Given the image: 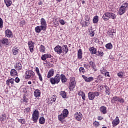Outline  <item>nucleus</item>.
I'll list each match as a JSON object with an SVG mask.
<instances>
[{
  "label": "nucleus",
  "mask_w": 128,
  "mask_h": 128,
  "mask_svg": "<svg viewBox=\"0 0 128 128\" xmlns=\"http://www.w3.org/2000/svg\"><path fill=\"white\" fill-rule=\"evenodd\" d=\"M50 81L52 84H58V82H60V74H56L54 78H50Z\"/></svg>",
  "instance_id": "f257e3e1"
},
{
  "label": "nucleus",
  "mask_w": 128,
  "mask_h": 128,
  "mask_svg": "<svg viewBox=\"0 0 128 128\" xmlns=\"http://www.w3.org/2000/svg\"><path fill=\"white\" fill-rule=\"evenodd\" d=\"M39 114L40 112L38 110H35L34 111L33 114H32V119L34 122H38V120Z\"/></svg>",
  "instance_id": "f03ea898"
},
{
  "label": "nucleus",
  "mask_w": 128,
  "mask_h": 128,
  "mask_svg": "<svg viewBox=\"0 0 128 128\" xmlns=\"http://www.w3.org/2000/svg\"><path fill=\"white\" fill-rule=\"evenodd\" d=\"M90 18L88 16H85L84 21L81 22L82 27L88 26H90Z\"/></svg>",
  "instance_id": "7ed1b4c3"
},
{
  "label": "nucleus",
  "mask_w": 128,
  "mask_h": 128,
  "mask_svg": "<svg viewBox=\"0 0 128 128\" xmlns=\"http://www.w3.org/2000/svg\"><path fill=\"white\" fill-rule=\"evenodd\" d=\"M26 78H34V72L32 70H27L26 72Z\"/></svg>",
  "instance_id": "20e7f679"
},
{
  "label": "nucleus",
  "mask_w": 128,
  "mask_h": 128,
  "mask_svg": "<svg viewBox=\"0 0 128 128\" xmlns=\"http://www.w3.org/2000/svg\"><path fill=\"white\" fill-rule=\"evenodd\" d=\"M42 30L44 32L46 30V27L42 26H37L35 28V31L36 32L40 34Z\"/></svg>",
  "instance_id": "39448f33"
},
{
  "label": "nucleus",
  "mask_w": 128,
  "mask_h": 128,
  "mask_svg": "<svg viewBox=\"0 0 128 128\" xmlns=\"http://www.w3.org/2000/svg\"><path fill=\"white\" fill-rule=\"evenodd\" d=\"M74 116L76 120L80 122V120H82V114L80 112H76L75 113Z\"/></svg>",
  "instance_id": "423d86ee"
},
{
  "label": "nucleus",
  "mask_w": 128,
  "mask_h": 128,
  "mask_svg": "<svg viewBox=\"0 0 128 128\" xmlns=\"http://www.w3.org/2000/svg\"><path fill=\"white\" fill-rule=\"evenodd\" d=\"M54 52H56L58 54H60L62 53V46H56L54 48Z\"/></svg>",
  "instance_id": "0eeeda50"
},
{
  "label": "nucleus",
  "mask_w": 128,
  "mask_h": 128,
  "mask_svg": "<svg viewBox=\"0 0 128 128\" xmlns=\"http://www.w3.org/2000/svg\"><path fill=\"white\" fill-rule=\"evenodd\" d=\"M28 46L30 52H34V42L32 41L28 42Z\"/></svg>",
  "instance_id": "6e6552de"
},
{
  "label": "nucleus",
  "mask_w": 128,
  "mask_h": 128,
  "mask_svg": "<svg viewBox=\"0 0 128 128\" xmlns=\"http://www.w3.org/2000/svg\"><path fill=\"white\" fill-rule=\"evenodd\" d=\"M102 18H103L105 22H108V20H110V12H105Z\"/></svg>",
  "instance_id": "1a4fd4ad"
},
{
  "label": "nucleus",
  "mask_w": 128,
  "mask_h": 128,
  "mask_svg": "<svg viewBox=\"0 0 128 128\" xmlns=\"http://www.w3.org/2000/svg\"><path fill=\"white\" fill-rule=\"evenodd\" d=\"M76 86V80H70V83L69 88L70 90H72Z\"/></svg>",
  "instance_id": "9d476101"
},
{
  "label": "nucleus",
  "mask_w": 128,
  "mask_h": 128,
  "mask_svg": "<svg viewBox=\"0 0 128 128\" xmlns=\"http://www.w3.org/2000/svg\"><path fill=\"white\" fill-rule=\"evenodd\" d=\"M82 77L84 80L86 82H92V80H94V78L92 77V76H90L89 78H88L86 76L82 75Z\"/></svg>",
  "instance_id": "9b49d317"
},
{
  "label": "nucleus",
  "mask_w": 128,
  "mask_h": 128,
  "mask_svg": "<svg viewBox=\"0 0 128 128\" xmlns=\"http://www.w3.org/2000/svg\"><path fill=\"white\" fill-rule=\"evenodd\" d=\"M118 124H120V119L118 118V116H116L115 120H113V121L112 122V126H118Z\"/></svg>",
  "instance_id": "f8f14e48"
},
{
  "label": "nucleus",
  "mask_w": 128,
  "mask_h": 128,
  "mask_svg": "<svg viewBox=\"0 0 128 128\" xmlns=\"http://www.w3.org/2000/svg\"><path fill=\"white\" fill-rule=\"evenodd\" d=\"M52 58V55H50V54H46L42 55L41 58L42 60H46V58Z\"/></svg>",
  "instance_id": "ddd939ff"
},
{
  "label": "nucleus",
  "mask_w": 128,
  "mask_h": 128,
  "mask_svg": "<svg viewBox=\"0 0 128 128\" xmlns=\"http://www.w3.org/2000/svg\"><path fill=\"white\" fill-rule=\"evenodd\" d=\"M54 74V70L53 69H51L50 70V72H48L47 78H50Z\"/></svg>",
  "instance_id": "4468645a"
},
{
  "label": "nucleus",
  "mask_w": 128,
  "mask_h": 128,
  "mask_svg": "<svg viewBox=\"0 0 128 128\" xmlns=\"http://www.w3.org/2000/svg\"><path fill=\"white\" fill-rule=\"evenodd\" d=\"M14 68L18 70H20L22 68V66L20 62H18L16 63V65L14 66Z\"/></svg>",
  "instance_id": "2eb2a0df"
},
{
  "label": "nucleus",
  "mask_w": 128,
  "mask_h": 128,
  "mask_svg": "<svg viewBox=\"0 0 128 128\" xmlns=\"http://www.w3.org/2000/svg\"><path fill=\"white\" fill-rule=\"evenodd\" d=\"M62 48L63 54H68V46L64 45Z\"/></svg>",
  "instance_id": "dca6fc26"
},
{
  "label": "nucleus",
  "mask_w": 128,
  "mask_h": 128,
  "mask_svg": "<svg viewBox=\"0 0 128 128\" xmlns=\"http://www.w3.org/2000/svg\"><path fill=\"white\" fill-rule=\"evenodd\" d=\"M40 22H41V26H45V30H46V20L44 18H42L40 20Z\"/></svg>",
  "instance_id": "f3484780"
},
{
  "label": "nucleus",
  "mask_w": 128,
  "mask_h": 128,
  "mask_svg": "<svg viewBox=\"0 0 128 128\" xmlns=\"http://www.w3.org/2000/svg\"><path fill=\"white\" fill-rule=\"evenodd\" d=\"M14 79L11 78L10 79H8L6 81V84H7V86H8L10 84H14Z\"/></svg>",
  "instance_id": "a211bd4d"
},
{
  "label": "nucleus",
  "mask_w": 128,
  "mask_h": 128,
  "mask_svg": "<svg viewBox=\"0 0 128 128\" xmlns=\"http://www.w3.org/2000/svg\"><path fill=\"white\" fill-rule=\"evenodd\" d=\"M34 96L36 98H40V90L36 89L34 92Z\"/></svg>",
  "instance_id": "6ab92c4d"
},
{
  "label": "nucleus",
  "mask_w": 128,
  "mask_h": 128,
  "mask_svg": "<svg viewBox=\"0 0 128 128\" xmlns=\"http://www.w3.org/2000/svg\"><path fill=\"white\" fill-rule=\"evenodd\" d=\"M126 9L120 7L118 10V14L120 16H122L124 14V12H126Z\"/></svg>",
  "instance_id": "aec40b11"
},
{
  "label": "nucleus",
  "mask_w": 128,
  "mask_h": 128,
  "mask_svg": "<svg viewBox=\"0 0 128 128\" xmlns=\"http://www.w3.org/2000/svg\"><path fill=\"white\" fill-rule=\"evenodd\" d=\"M5 34L7 38H10L12 36V32L10 30H6L5 32Z\"/></svg>",
  "instance_id": "412c9836"
},
{
  "label": "nucleus",
  "mask_w": 128,
  "mask_h": 128,
  "mask_svg": "<svg viewBox=\"0 0 128 128\" xmlns=\"http://www.w3.org/2000/svg\"><path fill=\"white\" fill-rule=\"evenodd\" d=\"M18 47L14 46V48H13L12 49L13 54H14V56H16V54H18Z\"/></svg>",
  "instance_id": "4be33fe9"
},
{
  "label": "nucleus",
  "mask_w": 128,
  "mask_h": 128,
  "mask_svg": "<svg viewBox=\"0 0 128 128\" xmlns=\"http://www.w3.org/2000/svg\"><path fill=\"white\" fill-rule=\"evenodd\" d=\"M89 50L91 54H96V49L94 47H91L89 48Z\"/></svg>",
  "instance_id": "5701e85b"
},
{
  "label": "nucleus",
  "mask_w": 128,
  "mask_h": 128,
  "mask_svg": "<svg viewBox=\"0 0 128 128\" xmlns=\"http://www.w3.org/2000/svg\"><path fill=\"white\" fill-rule=\"evenodd\" d=\"M6 120V114H2L0 116V121L2 124H4V122Z\"/></svg>",
  "instance_id": "b1692460"
},
{
  "label": "nucleus",
  "mask_w": 128,
  "mask_h": 128,
  "mask_svg": "<svg viewBox=\"0 0 128 128\" xmlns=\"http://www.w3.org/2000/svg\"><path fill=\"white\" fill-rule=\"evenodd\" d=\"M100 112H102L103 114H106V108L104 106H102L100 108Z\"/></svg>",
  "instance_id": "393cba45"
},
{
  "label": "nucleus",
  "mask_w": 128,
  "mask_h": 128,
  "mask_svg": "<svg viewBox=\"0 0 128 128\" xmlns=\"http://www.w3.org/2000/svg\"><path fill=\"white\" fill-rule=\"evenodd\" d=\"M88 98L90 100H92L94 99V95L92 92H89L88 94Z\"/></svg>",
  "instance_id": "a878e982"
},
{
  "label": "nucleus",
  "mask_w": 128,
  "mask_h": 128,
  "mask_svg": "<svg viewBox=\"0 0 128 128\" xmlns=\"http://www.w3.org/2000/svg\"><path fill=\"white\" fill-rule=\"evenodd\" d=\"M108 34L110 38H112L116 34V32H114V30H111L108 32Z\"/></svg>",
  "instance_id": "bb28decb"
},
{
  "label": "nucleus",
  "mask_w": 128,
  "mask_h": 128,
  "mask_svg": "<svg viewBox=\"0 0 128 128\" xmlns=\"http://www.w3.org/2000/svg\"><path fill=\"white\" fill-rule=\"evenodd\" d=\"M78 58L79 60L82 58V49H80L78 52Z\"/></svg>",
  "instance_id": "cd10ccee"
},
{
  "label": "nucleus",
  "mask_w": 128,
  "mask_h": 128,
  "mask_svg": "<svg viewBox=\"0 0 128 128\" xmlns=\"http://www.w3.org/2000/svg\"><path fill=\"white\" fill-rule=\"evenodd\" d=\"M62 82H66L68 79L64 74H62L60 76Z\"/></svg>",
  "instance_id": "c85d7f7f"
},
{
  "label": "nucleus",
  "mask_w": 128,
  "mask_h": 128,
  "mask_svg": "<svg viewBox=\"0 0 128 128\" xmlns=\"http://www.w3.org/2000/svg\"><path fill=\"white\" fill-rule=\"evenodd\" d=\"M10 76H18V72L14 69H12L10 71Z\"/></svg>",
  "instance_id": "c756f323"
},
{
  "label": "nucleus",
  "mask_w": 128,
  "mask_h": 128,
  "mask_svg": "<svg viewBox=\"0 0 128 128\" xmlns=\"http://www.w3.org/2000/svg\"><path fill=\"white\" fill-rule=\"evenodd\" d=\"M1 42L3 44H5V46H8V40L6 38H2Z\"/></svg>",
  "instance_id": "7c9ffc66"
},
{
  "label": "nucleus",
  "mask_w": 128,
  "mask_h": 128,
  "mask_svg": "<svg viewBox=\"0 0 128 128\" xmlns=\"http://www.w3.org/2000/svg\"><path fill=\"white\" fill-rule=\"evenodd\" d=\"M120 98L115 96H114L112 99L111 100V102L112 104H114V102H118V100H119Z\"/></svg>",
  "instance_id": "2f4dec72"
},
{
  "label": "nucleus",
  "mask_w": 128,
  "mask_h": 128,
  "mask_svg": "<svg viewBox=\"0 0 128 128\" xmlns=\"http://www.w3.org/2000/svg\"><path fill=\"white\" fill-rule=\"evenodd\" d=\"M4 2L8 8V6H12V0H4Z\"/></svg>",
  "instance_id": "473e14b6"
},
{
  "label": "nucleus",
  "mask_w": 128,
  "mask_h": 128,
  "mask_svg": "<svg viewBox=\"0 0 128 128\" xmlns=\"http://www.w3.org/2000/svg\"><path fill=\"white\" fill-rule=\"evenodd\" d=\"M39 122L40 124H44V122H46V119L44 116L40 117L39 119Z\"/></svg>",
  "instance_id": "72a5a7b5"
},
{
  "label": "nucleus",
  "mask_w": 128,
  "mask_h": 128,
  "mask_svg": "<svg viewBox=\"0 0 128 128\" xmlns=\"http://www.w3.org/2000/svg\"><path fill=\"white\" fill-rule=\"evenodd\" d=\"M58 118L60 122H64V118H66V117H64V116L62 114H61L58 116Z\"/></svg>",
  "instance_id": "f704fd0d"
},
{
  "label": "nucleus",
  "mask_w": 128,
  "mask_h": 128,
  "mask_svg": "<svg viewBox=\"0 0 128 128\" xmlns=\"http://www.w3.org/2000/svg\"><path fill=\"white\" fill-rule=\"evenodd\" d=\"M104 87L106 90V94H108V96H110V89L108 86L106 85H105Z\"/></svg>",
  "instance_id": "c9c22d12"
},
{
  "label": "nucleus",
  "mask_w": 128,
  "mask_h": 128,
  "mask_svg": "<svg viewBox=\"0 0 128 128\" xmlns=\"http://www.w3.org/2000/svg\"><path fill=\"white\" fill-rule=\"evenodd\" d=\"M78 96H81L84 100H86V94L82 92H79L78 93Z\"/></svg>",
  "instance_id": "e433bc0d"
},
{
  "label": "nucleus",
  "mask_w": 128,
  "mask_h": 128,
  "mask_svg": "<svg viewBox=\"0 0 128 128\" xmlns=\"http://www.w3.org/2000/svg\"><path fill=\"white\" fill-rule=\"evenodd\" d=\"M89 64L90 66H91V68H92L94 70H95L94 71L96 72V64H94V62H93L92 61H90L89 62Z\"/></svg>",
  "instance_id": "4c0bfd02"
},
{
  "label": "nucleus",
  "mask_w": 128,
  "mask_h": 128,
  "mask_svg": "<svg viewBox=\"0 0 128 128\" xmlns=\"http://www.w3.org/2000/svg\"><path fill=\"white\" fill-rule=\"evenodd\" d=\"M62 114L64 115V117L66 118L68 114V110L67 109H64Z\"/></svg>",
  "instance_id": "58836bf2"
},
{
  "label": "nucleus",
  "mask_w": 128,
  "mask_h": 128,
  "mask_svg": "<svg viewBox=\"0 0 128 128\" xmlns=\"http://www.w3.org/2000/svg\"><path fill=\"white\" fill-rule=\"evenodd\" d=\"M109 14L110 18H112V20H116V14L112 12H109Z\"/></svg>",
  "instance_id": "ea45409f"
},
{
  "label": "nucleus",
  "mask_w": 128,
  "mask_h": 128,
  "mask_svg": "<svg viewBox=\"0 0 128 128\" xmlns=\"http://www.w3.org/2000/svg\"><path fill=\"white\" fill-rule=\"evenodd\" d=\"M106 48H108V50H112V44L110 43H108L106 45Z\"/></svg>",
  "instance_id": "a19ab883"
},
{
  "label": "nucleus",
  "mask_w": 128,
  "mask_h": 128,
  "mask_svg": "<svg viewBox=\"0 0 128 128\" xmlns=\"http://www.w3.org/2000/svg\"><path fill=\"white\" fill-rule=\"evenodd\" d=\"M60 96H62L63 98H66V93L64 91H61Z\"/></svg>",
  "instance_id": "79ce46f5"
},
{
  "label": "nucleus",
  "mask_w": 128,
  "mask_h": 128,
  "mask_svg": "<svg viewBox=\"0 0 128 128\" xmlns=\"http://www.w3.org/2000/svg\"><path fill=\"white\" fill-rule=\"evenodd\" d=\"M98 22V16H94L93 18V22H94V24H96Z\"/></svg>",
  "instance_id": "37998d69"
},
{
  "label": "nucleus",
  "mask_w": 128,
  "mask_h": 128,
  "mask_svg": "<svg viewBox=\"0 0 128 128\" xmlns=\"http://www.w3.org/2000/svg\"><path fill=\"white\" fill-rule=\"evenodd\" d=\"M40 50L41 52H44L46 50V48H44V46L43 45H41L40 48Z\"/></svg>",
  "instance_id": "c03bdc74"
},
{
  "label": "nucleus",
  "mask_w": 128,
  "mask_h": 128,
  "mask_svg": "<svg viewBox=\"0 0 128 128\" xmlns=\"http://www.w3.org/2000/svg\"><path fill=\"white\" fill-rule=\"evenodd\" d=\"M56 96H52L50 98L51 102L52 103V102H56Z\"/></svg>",
  "instance_id": "a18cd8bd"
},
{
  "label": "nucleus",
  "mask_w": 128,
  "mask_h": 128,
  "mask_svg": "<svg viewBox=\"0 0 128 128\" xmlns=\"http://www.w3.org/2000/svg\"><path fill=\"white\" fill-rule=\"evenodd\" d=\"M118 76H119V78H124V72H120L118 74Z\"/></svg>",
  "instance_id": "49530a36"
},
{
  "label": "nucleus",
  "mask_w": 128,
  "mask_h": 128,
  "mask_svg": "<svg viewBox=\"0 0 128 128\" xmlns=\"http://www.w3.org/2000/svg\"><path fill=\"white\" fill-rule=\"evenodd\" d=\"M92 92L93 93L94 96V98L95 96H100V93L98 92Z\"/></svg>",
  "instance_id": "de8ad7c7"
},
{
  "label": "nucleus",
  "mask_w": 128,
  "mask_h": 128,
  "mask_svg": "<svg viewBox=\"0 0 128 128\" xmlns=\"http://www.w3.org/2000/svg\"><path fill=\"white\" fill-rule=\"evenodd\" d=\"M89 34L90 36H94V32L92 30H89Z\"/></svg>",
  "instance_id": "09e8293b"
},
{
  "label": "nucleus",
  "mask_w": 128,
  "mask_h": 128,
  "mask_svg": "<svg viewBox=\"0 0 128 128\" xmlns=\"http://www.w3.org/2000/svg\"><path fill=\"white\" fill-rule=\"evenodd\" d=\"M3 22H2V18H0V28H2L3 27Z\"/></svg>",
  "instance_id": "8fccbe9b"
},
{
  "label": "nucleus",
  "mask_w": 128,
  "mask_h": 128,
  "mask_svg": "<svg viewBox=\"0 0 128 128\" xmlns=\"http://www.w3.org/2000/svg\"><path fill=\"white\" fill-rule=\"evenodd\" d=\"M96 56H104V53L102 52H97Z\"/></svg>",
  "instance_id": "3c124183"
},
{
  "label": "nucleus",
  "mask_w": 128,
  "mask_h": 128,
  "mask_svg": "<svg viewBox=\"0 0 128 128\" xmlns=\"http://www.w3.org/2000/svg\"><path fill=\"white\" fill-rule=\"evenodd\" d=\"M19 122H20L22 124H24L26 122V120L24 119H20L18 120Z\"/></svg>",
  "instance_id": "603ef678"
},
{
  "label": "nucleus",
  "mask_w": 128,
  "mask_h": 128,
  "mask_svg": "<svg viewBox=\"0 0 128 128\" xmlns=\"http://www.w3.org/2000/svg\"><path fill=\"white\" fill-rule=\"evenodd\" d=\"M93 124L94 126H100V123L96 121H95L94 122Z\"/></svg>",
  "instance_id": "864d4df0"
},
{
  "label": "nucleus",
  "mask_w": 128,
  "mask_h": 128,
  "mask_svg": "<svg viewBox=\"0 0 128 128\" xmlns=\"http://www.w3.org/2000/svg\"><path fill=\"white\" fill-rule=\"evenodd\" d=\"M37 74L40 80V82H42V74H40V73H39Z\"/></svg>",
  "instance_id": "5fc2aeb1"
},
{
  "label": "nucleus",
  "mask_w": 128,
  "mask_h": 128,
  "mask_svg": "<svg viewBox=\"0 0 128 128\" xmlns=\"http://www.w3.org/2000/svg\"><path fill=\"white\" fill-rule=\"evenodd\" d=\"M126 3H124L122 6H120V8H125L126 10Z\"/></svg>",
  "instance_id": "6e6d98bb"
},
{
  "label": "nucleus",
  "mask_w": 128,
  "mask_h": 128,
  "mask_svg": "<svg viewBox=\"0 0 128 128\" xmlns=\"http://www.w3.org/2000/svg\"><path fill=\"white\" fill-rule=\"evenodd\" d=\"M79 70H80V72H84V68L82 67H80L79 68Z\"/></svg>",
  "instance_id": "4d7b16f0"
},
{
  "label": "nucleus",
  "mask_w": 128,
  "mask_h": 128,
  "mask_svg": "<svg viewBox=\"0 0 128 128\" xmlns=\"http://www.w3.org/2000/svg\"><path fill=\"white\" fill-rule=\"evenodd\" d=\"M60 24L64 25L65 24V22H64V20H60Z\"/></svg>",
  "instance_id": "13d9d810"
},
{
  "label": "nucleus",
  "mask_w": 128,
  "mask_h": 128,
  "mask_svg": "<svg viewBox=\"0 0 128 128\" xmlns=\"http://www.w3.org/2000/svg\"><path fill=\"white\" fill-rule=\"evenodd\" d=\"M118 102H121L122 104H124V98H119V100H118Z\"/></svg>",
  "instance_id": "bf43d9fd"
},
{
  "label": "nucleus",
  "mask_w": 128,
  "mask_h": 128,
  "mask_svg": "<svg viewBox=\"0 0 128 128\" xmlns=\"http://www.w3.org/2000/svg\"><path fill=\"white\" fill-rule=\"evenodd\" d=\"M36 72L37 74H40V69H38V68L36 67Z\"/></svg>",
  "instance_id": "052dcab7"
},
{
  "label": "nucleus",
  "mask_w": 128,
  "mask_h": 128,
  "mask_svg": "<svg viewBox=\"0 0 128 128\" xmlns=\"http://www.w3.org/2000/svg\"><path fill=\"white\" fill-rule=\"evenodd\" d=\"M20 78H18V77H16V78H15V82H20Z\"/></svg>",
  "instance_id": "680f3d73"
},
{
  "label": "nucleus",
  "mask_w": 128,
  "mask_h": 128,
  "mask_svg": "<svg viewBox=\"0 0 128 128\" xmlns=\"http://www.w3.org/2000/svg\"><path fill=\"white\" fill-rule=\"evenodd\" d=\"M100 72H106V70L103 67L100 69Z\"/></svg>",
  "instance_id": "e2e57ef3"
},
{
  "label": "nucleus",
  "mask_w": 128,
  "mask_h": 128,
  "mask_svg": "<svg viewBox=\"0 0 128 128\" xmlns=\"http://www.w3.org/2000/svg\"><path fill=\"white\" fill-rule=\"evenodd\" d=\"M98 118L99 120H104V118L101 116H98Z\"/></svg>",
  "instance_id": "0e129e2a"
},
{
  "label": "nucleus",
  "mask_w": 128,
  "mask_h": 128,
  "mask_svg": "<svg viewBox=\"0 0 128 128\" xmlns=\"http://www.w3.org/2000/svg\"><path fill=\"white\" fill-rule=\"evenodd\" d=\"M105 76H110V72H106L104 74Z\"/></svg>",
  "instance_id": "69168bd1"
},
{
  "label": "nucleus",
  "mask_w": 128,
  "mask_h": 128,
  "mask_svg": "<svg viewBox=\"0 0 128 128\" xmlns=\"http://www.w3.org/2000/svg\"><path fill=\"white\" fill-rule=\"evenodd\" d=\"M20 24H26V21H24V20H22V21L20 22Z\"/></svg>",
  "instance_id": "338daca9"
},
{
  "label": "nucleus",
  "mask_w": 128,
  "mask_h": 128,
  "mask_svg": "<svg viewBox=\"0 0 128 128\" xmlns=\"http://www.w3.org/2000/svg\"><path fill=\"white\" fill-rule=\"evenodd\" d=\"M25 110H26V112H30V108H26Z\"/></svg>",
  "instance_id": "774afa93"
}]
</instances>
